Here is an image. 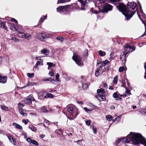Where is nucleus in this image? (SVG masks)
<instances>
[{"mask_svg":"<svg viewBox=\"0 0 146 146\" xmlns=\"http://www.w3.org/2000/svg\"><path fill=\"white\" fill-rule=\"evenodd\" d=\"M34 36L36 39L41 41L48 37L44 33H38L36 34Z\"/></svg>","mask_w":146,"mask_h":146,"instance_id":"obj_8","label":"nucleus"},{"mask_svg":"<svg viewBox=\"0 0 146 146\" xmlns=\"http://www.w3.org/2000/svg\"><path fill=\"white\" fill-rule=\"evenodd\" d=\"M112 117L110 115H108L106 116V119L109 121H111L112 119Z\"/></svg>","mask_w":146,"mask_h":146,"instance_id":"obj_31","label":"nucleus"},{"mask_svg":"<svg viewBox=\"0 0 146 146\" xmlns=\"http://www.w3.org/2000/svg\"><path fill=\"white\" fill-rule=\"evenodd\" d=\"M67 111L68 115L71 117H69L67 116V118L70 120L74 119L78 114V109L75 106L73 105L68 106Z\"/></svg>","mask_w":146,"mask_h":146,"instance_id":"obj_3","label":"nucleus"},{"mask_svg":"<svg viewBox=\"0 0 146 146\" xmlns=\"http://www.w3.org/2000/svg\"><path fill=\"white\" fill-rule=\"evenodd\" d=\"M8 25L10 27V29L12 31H18V30H17V29H16L13 24L9 23H8Z\"/></svg>","mask_w":146,"mask_h":146,"instance_id":"obj_19","label":"nucleus"},{"mask_svg":"<svg viewBox=\"0 0 146 146\" xmlns=\"http://www.w3.org/2000/svg\"><path fill=\"white\" fill-rule=\"evenodd\" d=\"M44 122L46 123H49V121L46 119H45L44 120Z\"/></svg>","mask_w":146,"mask_h":146,"instance_id":"obj_61","label":"nucleus"},{"mask_svg":"<svg viewBox=\"0 0 146 146\" xmlns=\"http://www.w3.org/2000/svg\"><path fill=\"white\" fill-rule=\"evenodd\" d=\"M50 52L49 50L44 48L41 51V53L47 56L49 54Z\"/></svg>","mask_w":146,"mask_h":146,"instance_id":"obj_15","label":"nucleus"},{"mask_svg":"<svg viewBox=\"0 0 146 146\" xmlns=\"http://www.w3.org/2000/svg\"><path fill=\"white\" fill-rule=\"evenodd\" d=\"M82 140H83V139H81V140H78V141H74V142H75V143H79V142H81V141H82Z\"/></svg>","mask_w":146,"mask_h":146,"instance_id":"obj_59","label":"nucleus"},{"mask_svg":"<svg viewBox=\"0 0 146 146\" xmlns=\"http://www.w3.org/2000/svg\"><path fill=\"white\" fill-rule=\"evenodd\" d=\"M145 75L144 76V77L146 79V65L145 66Z\"/></svg>","mask_w":146,"mask_h":146,"instance_id":"obj_64","label":"nucleus"},{"mask_svg":"<svg viewBox=\"0 0 146 146\" xmlns=\"http://www.w3.org/2000/svg\"><path fill=\"white\" fill-rule=\"evenodd\" d=\"M109 62V61L107 60H106L105 61L102 62H101L100 64L102 66L104 65L107 64Z\"/></svg>","mask_w":146,"mask_h":146,"instance_id":"obj_35","label":"nucleus"},{"mask_svg":"<svg viewBox=\"0 0 146 146\" xmlns=\"http://www.w3.org/2000/svg\"><path fill=\"white\" fill-rule=\"evenodd\" d=\"M6 135L9 141L11 142H12L14 145H15V141L13 136H11L10 134H7Z\"/></svg>","mask_w":146,"mask_h":146,"instance_id":"obj_12","label":"nucleus"},{"mask_svg":"<svg viewBox=\"0 0 146 146\" xmlns=\"http://www.w3.org/2000/svg\"><path fill=\"white\" fill-rule=\"evenodd\" d=\"M126 93L127 94H128V95H129V94H131V93H130V92L128 90H127L126 91Z\"/></svg>","mask_w":146,"mask_h":146,"instance_id":"obj_62","label":"nucleus"},{"mask_svg":"<svg viewBox=\"0 0 146 146\" xmlns=\"http://www.w3.org/2000/svg\"><path fill=\"white\" fill-rule=\"evenodd\" d=\"M27 141L28 142H31L35 146H37L38 144V143L32 139L30 138H28L27 139Z\"/></svg>","mask_w":146,"mask_h":146,"instance_id":"obj_13","label":"nucleus"},{"mask_svg":"<svg viewBox=\"0 0 146 146\" xmlns=\"http://www.w3.org/2000/svg\"><path fill=\"white\" fill-rule=\"evenodd\" d=\"M29 128L32 131L36 132L37 131V129L34 126L32 125H30L29 126Z\"/></svg>","mask_w":146,"mask_h":146,"instance_id":"obj_22","label":"nucleus"},{"mask_svg":"<svg viewBox=\"0 0 146 146\" xmlns=\"http://www.w3.org/2000/svg\"><path fill=\"white\" fill-rule=\"evenodd\" d=\"M104 66H100L99 68H98L96 70L95 75L98 76L102 74L104 71Z\"/></svg>","mask_w":146,"mask_h":146,"instance_id":"obj_10","label":"nucleus"},{"mask_svg":"<svg viewBox=\"0 0 146 146\" xmlns=\"http://www.w3.org/2000/svg\"><path fill=\"white\" fill-rule=\"evenodd\" d=\"M13 126H14L16 128L18 129H22V127L18 124L16 123H13Z\"/></svg>","mask_w":146,"mask_h":146,"instance_id":"obj_20","label":"nucleus"},{"mask_svg":"<svg viewBox=\"0 0 146 146\" xmlns=\"http://www.w3.org/2000/svg\"><path fill=\"white\" fill-rule=\"evenodd\" d=\"M32 101L33 102L35 101V102H36V101L32 95V97H31V101L32 102Z\"/></svg>","mask_w":146,"mask_h":146,"instance_id":"obj_53","label":"nucleus"},{"mask_svg":"<svg viewBox=\"0 0 146 146\" xmlns=\"http://www.w3.org/2000/svg\"><path fill=\"white\" fill-rule=\"evenodd\" d=\"M51 79V78H49L47 79H45L44 80H42L44 81H49Z\"/></svg>","mask_w":146,"mask_h":146,"instance_id":"obj_57","label":"nucleus"},{"mask_svg":"<svg viewBox=\"0 0 146 146\" xmlns=\"http://www.w3.org/2000/svg\"><path fill=\"white\" fill-rule=\"evenodd\" d=\"M28 121L29 120L27 119L26 120L25 119H23L22 120V122L24 123L25 125L27 124V123Z\"/></svg>","mask_w":146,"mask_h":146,"instance_id":"obj_49","label":"nucleus"},{"mask_svg":"<svg viewBox=\"0 0 146 146\" xmlns=\"http://www.w3.org/2000/svg\"><path fill=\"white\" fill-rule=\"evenodd\" d=\"M103 86H104V87L107 88H108V85L105 82H104L103 83Z\"/></svg>","mask_w":146,"mask_h":146,"instance_id":"obj_51","label":"nucleus"},{"mask_svg":"<svg viewBox=\"0 0 146 146\" xmlns=\"http://www.w3.org/2000/svg\"><path fill=\"white\" fill-rule=\"evenodd\" d=\"M117 76H116L115 77L113 80V82L115 84H117Z\"/></svg>","mask_w":146,"mask_h":146,"instance_id":"obj_38","label":"nucleus"},{"mask_svg":"<svg viewBox=\"0 0 146 146\" xmlns=\"http://www.w3.org/2000/svg\"><path fill=\"white\" fill-rule=\"evenodd\" d=\"M7 78L6 76H0V83L4 84L6 83Z\"/></svg>","mask_w":146,"mask_h":146,"instance_id":"obj_14","label":"nucleus"},{"mask_svg":"<svg viewBox=\"0 0 146 146\" xmlns=\"http://www.w3.org/2000/svg\"><path fill=\"white\" fill-rule=\"evenodd\" d=\"M13 41L15 42H18L19 41V40L15 37H13L11 39Z\"/></svg>","mask_w":146,"mask_h":146,"instance_id":"obj_46","label":"nucleus"},{"mask_svg":"<svg viewBox=\"0 0 146 146\" xmlns=\"http://www.w3.org/2000/svg\"><path fill=\"white\" fill-rule=\"evenodd\" d=\"M41 111L43 112H46L47 111V110L46 108L42 107L41 108Z\"/></svg>","mask_w":146,"mask_h":146,"instance_id":"obj_43","label":"nucleus"},{"mask_svg":"<svg viewBox=\"0 0 146 146\" xmlns=\"http://www.w3.org/2000/svg\"><path fill=\"white\" fill-rule=\"evenodd\" d=\"M42 56H36L35 58V59L36 60H39L41 61H43V60L41 59V57Z\"/></svg>","mask_w":146,"mask_h":146,"instance_id":"obj_40","label":"nucleus"},{"mask_svg":"<svg viewBox=\"0 0 146 146\" xmlns=\"http://www.w3.org/2000/svg\"><path fill=\"white\" fill-rule=\"evenodd\" d=\"M69 0H59L58 1V3H64L66 2L67 1H68Z\"/></svg>","mask_w":146,"mask_h":146,"instance_id":"obj_47","label":"nucleus"},{"mask_svg":"<svg viewBox=\"0 0 146 146\" xmlns=\"http://www.w3.org/2000/svg\"><path fill=\"white\" fill-rule=\"evenodd\" d=\"M98 95L96 96V98L100 102L103 101L105 99V93L103 88L98 89L97 90Z\"/></svg>","mask_w":146,"mask_h":146,"instance_id":"obj_4","label":"nucleus"},{"mask_svg":"<svg viewBox=\"0 0 146 146\" xmlns=\"http://www.w3.org/2000/svg\"><path fill=\"white\" fill-rule=\"evenodd\" d=\"M57 40H59L61 42H62L63 40V38L62 37L58 36L56 38Z\"/></svg>","mask_w":146,"mask_h":146,"instance_id":"obj_44","label":"nucleus"},{"mask_svg":"<svg viewBox=\"0 0 146 146\" xmlns=\"http://www.w3.org/2000/svg\"><path fill=\"white\" fill-rule=\"evenodd\" d=\"M59 75L58 73H57L56 74V80L57 81H59L60 80L59 78Z\"/></svg>","mask_w":146,"mask_h":146,"instance_id":"obj_41","label":"nucleus"},{"mask_svg":"<svg viewBox=\"0 0 146 146\" xmlns=\"http://www.w3.org/2000/svg\"><path fill=\"white\" fill-rule=\"evenodd\" d=\"M19 32V33L18 34V36L22 38H24L25 37V33L21 32H19Z\"/></svg>","mask_w":146,"mask_h":146,"instance_id":"obj_26","label":"nucleus"},{"mask_svg":"<svg viewBox=\"0 0 146 146\" xmlns=\"http://www.w3.org/2000/svg\"><path fill=\"white\" fill-rule=\"evenodd\" d=\"M126 93L127 94H128V95H129V94H131V93H130V92L128 90H127L126 91Z\"/></svg>","mask_w":146,"mask_h":146,"instance_id":"obj_63","label":"nucleus"},{"mask_svg":"<svg viewBox=\"0 0 146 146\" xmlns=\"http://www.w3.org/2000/svg\"><path fill=\"white\" fill-rule=\"evenodd\" d=\"M24 38L27 40H29L31 38V34L29 33H25Z\"/></svg>","mask_w":146,"mask_h":146,"instance_id":"obj_23","label":"nucleus"},{"mask_svg":"<svg viewBox=\"0 0 146 146\" xmlns=\"http://www.w3.org/2000/svg\"><path fill=\"white\" fill-rule=\"evenodd\" d=\"M47 64L48 65V69H49V68L51 67H53L55 66V65L52 62H47Z\"/></svg>","mask_w":146,"mask_h":146,"instance_id":"obj_27","label":"nucleus"},{"mask_svg":"<svg viewBox=\"0 0 146 146\" xmlns=\"http://www.w3.org/2000/svg\"><path fill=\"white\" fill-rule=\"evenodd\" d=\"M19 113L23 116H26L27 115V114L26 113H24V110L21 108H20L19 109Z\"/></svg>","mask_w":146,"mask_h":146,"instance_id":"obj_21","label":"nucleus"},{"mask_svg":"<svg viewBox=\"0 0 146 146\" xmlns=\"http://www.w3.org/2000/svg\"><path fill=\"white\" fill-rule=\"evenodd\" d=\"M11 21H14L16 23H17V21L15 19L13 18H12L11 19Z\"/></svg>","mask_w":146,"mask_h":146,"instance_id":"obj_55","label":"nucleus"},{"mask_svg":"<svg viewBox=\"0 0 146 146\" xmlns=\"http://www.w3.org/2000/svg\"><path fill=\"white\" fill-rule=\"evenodd\" d=\"M54 96L53 95L50 93H48L46 94V95L44 96V98H52Z\"/></svg>","mask_w":146,"mask_h":146,"instance_id":"obj_28","label":"nucleus"},{"mask_svg":"<svg viewBox=\"0 0 146 146\" xmlns=\"http://www.w3.org/2000/svg\"><path fill=\"white\" fill-rule=\"evenodd\" d=\"M45 92L44 91H42L38 93V98L40 99H42L44 98V96L45 94Z\"/></svg>","mask_w":146,"mask_h":146,"instance_id":"obj_16","label":"nucleus"},{"mask_svg":"<svg viewBox=\"0 0 146 146\" xmlns=\"http://www.w3.org/2000/svg\"><path fill=\"white\" fill-rule=\"evenodd\" d=\"M34 73H31V74L30 73H28L27 74V76L30 78H32L34 76Z\"/></svg>","mask_w":146,"mask_h":146,"instance_id":"obj_39","label":"nucleus"},{"mask_svg":"<svg viewBox=\"0 0 146 146\" xmlns=\"http://www.w3.org/2000/svg\"><path fill=\"white\" fill-rule=\"evenodd\" d=\"M90 11L93 13L97 14L99 13L98 11H97L95 10H94L92 8L91 9Z\"/></svg>","mask_w":146,"mask_h":146,"instance_id":"obj_42","label":"nucleus"},{"mask_svg":"<svg viewBox=\"0 0 146 146\" xmlns=\"http://www.w3.org/2000/svg\"><path fill=\"white\" fill-rule=\"evenodd\" d=\"M54 74V71L53 69L51 71H50L49 73L48 74L50 76H53Z\"/></svg>","mask_w":146,"mask_h":146,"instance_id":"obj_36","label":"nucleus"},{"mask_svg":"<svg viewBox=\"0 0 146 146\" xmlns=\"http://www.w3.org/2000/svg\"><path fill=\"white\" fill-rule=\"evenodd\" d=\"M84 110L86 112L91 111L92 110H91L90 109H88L87 108H86V107L84 108Z\"/></svg>","mask_w":146,"mask_h":146,"instance_id":"obj_48","label":"nucleus"},{"mask_svg":"<svg viewBox=\"0 0 146 146\" xmlns=\"http://www.w3.org/2000/svg\"><path fill=\"white\" fill-rule=\"evenodd\" d=\"M113 96L115 98H117L116 100H117L118 99H120L121 98L118 97V95L117 92L114 93L113 95Z\"/></svg>","mask_w":146,"mask_h":146,"instance_id":"obj_32","label":"nucleus"},{"mask_svg":"<svg viewBox=\"0 0 146 146\" xmlns=\"http://www.w3.org/2000/svg\"><path fill=\"white\" fill-rule=\"evenodd\" d=\"M88 86V84H85L83 85L82 88L84 89H86Z\"/></svg>","mask_w":146,"mask_h":146,"instance_id":"obj_45","label":"nucleus"},{"mask_svg":"<svg viewBox=\"0 0 146 146\" xmlns=\"http://www.w3.org/2000/svg\"><path fill=\"white\" fill-rule=\"evenodd\" d=\"M88 50H86L84 52V56H87L88 55Z\"/></svg>","mask_w":146,"mask_h":146,"instance_id":"obj_52","label":"nucleus"},{"mask_svg":"<svg viewBox=\"0 0 146 146\" xmlns=\"http://www.w3.org/2000/svg\"><path fill=\"white\" fill-rule=\"evenodd\" d=\"M136 6V4L134 2H129L127 4L128 9L126 8L125 5L123 3H120L119 5L117 6L119 10L125 16L127 20L131 18L135 13V12L131 11L129 9L134 10Z\"/></svg>","mask_w":146,"mask_h":146,"instance_id":"obj_2","label":"nucleus"},{"mask_svg":"<svg viewBox=\"0 0 146 146\" xmlns=\"http://www.w3.org/2000/svg\"><path fill=\"white\" fill-rule=\"evenodd\" d=\"M113 7L109 4H106L104 6L102 11L103 12L107 13L108 11H111Z\"/></svg>","mask_w":146,"mask_h":146,"instance_id":"obj_9","label":"nucleus"},{"mask_svg":"<svg viewBox=\"0 0 146 146\" xmlns=\"http://www.w3.org/2000/svg\"><path fill=\"white\" fill-rule=\"evenodd\" d=\"M83 6H85L86 4L92 0H78Z\"/></svg>","mask_w":146,"mask_h":146,"instance_id":"obj_18","label":"nucleus"},{"mask_svg":"<svg viewBox=\"0 0 146 146\" xmlns=\"http://www.w3.org/2000/svg\"><path fill=\"white\" fill-rule=\"evenodd\" d=\"M1 109L4 111H8V108L5 106L1 105Z\"/></svg>","mask_w":146,"mask_h":146,"instance_id":"obj_29","label":"nucleus"},{"mask_svg":"<svg viewBox=\"0 0 146 146\" xmlns=\"http://www.w3.org/2000/svg\"><path fill=\"white\" fill-rule=\"evenodd\" d=\"M92 129L94 134H96V133L97 129L96 127L94 125H92Z\"/></svg>","mask_w":146,"mask_h":146,"instance_id":"obj_33","label":"nucleus"},{"mask_svg":"<svg viewBox=\"0 0 146 146\" xmlns=\"http://www.w3.org/2000/svg\"><path fill=\"white\" fill-rule=\"evenodd\" d=\"M121 115H119L113 121V122H114L115 121H116L117 122H119L121 119Z\"/></svg>","mask_w":146,"mask_h":146,"instance_id":"obj_30","label":"nucleus"},{"mask_svg":"<svg viewBox=\"0 0 146 146\" xmlns=\"http://www.w3.org/2000/svg\"><path fill=\"white\" fill-rule=\"evenodd\" d=\"M43 61H37L36 62L35 66H34V67L36 68L37 66L38 65L42 66L43 65Z\"/></svg>","mask_w":146,"mask_h":146,"instance_id":"obj_24","label":"nucleus"},{"mask_svg":"<svg viewBox=\"0 0 146 146\" xmlns=\"http://www.w3.org/2000/svg\"><path fill=\"white\" fill-rule=\"evenodd\" d=\"M107 0H100V2L101 3H104Z\"/></svg>","mask_w":146,"mask_h":146,"instance_id":"obj_60","label":"nucleus"},{"mask_svg":"<svg viewBox=\"0 0 146 146\" xmlns=\"http://www.w3.org/2000/svg\"><path fill=\"white\" fill-rule=\"evenodd\" d=\"M44 18V19H45L46 18V15L42 16L40 19L39 20V22L42 23L44 21V20L43 19Z\"/></svg>","mask_w":146,"mask_h":146,"instance_id":"obj_34","label":"nucleus"},{"mask_svg":"<svg viewBox=\"0 0 146 146\" xmlns=\"http://www.w3.org/2000/svg\"><path fill=\"white\" fill-rule=\"evenodd\" d=\"M86 122V125H89L91 123V121L90 120H86L85 121Z\"/></svg>","mask_w":146,"mask_h":146,"instance_id":"obj_50","label":"nucleus"},{"mask_svg":"<svg viewBox=\"0 0 146 146\" xmlns=\"http://www.w3.org/2000/svg\"><path fill=\"white\" fill-rule=\"evenodd\" d=\"M121 141L126 143H133L135 144L141 143L146 146V140L138 133L131 132L126 138L123 137L118 139L117 143H119Z\"/></svg>","mask_w":146,"mask_h":146,"instance_id":"obj_1","label":"nucleus"},{"mask_svg":"<svg viewBox=\"0 0 146 146\" xmlns=\"http://www.w3.org/2000/svg\"><path fill=\"white\" fill-rule=\"evenodd\" d=\"M70 7L71 5H70L60 6L57 8V11L58 12L60 13L68 12L70 11Z\"/></svg>","mask_w":146,"mask_h":146,"instance_id":"obj_6","label":"nucleus"},{"mask_svg":"<svg viewBox=\"0 0 146 146\" xmlns=\"http://www.w3.org/2000/svg\"><path fill=\"white\" fill-rule=\"evenodd\" d=\"M121 0H111L112 2H117L120 1Z\"/></svg>","mask_w":146,"mask_h":146,"instance_id":"obj_58","label":"nucleus"},{"mask_svg":"<svg viewBox=\"0 0 146 146\" xmlns=\"http://www.w3.org/2000/svg\"><path fill=\"white\" fill-rule=\"evenodd\" d=\"M125 67L124 66H122L120 67L119 69V72H122L123 70H125Z\"/></svg>","mask_w":146,"mask_h":146,"instance_id":"obj_37","label":"nucleus"},{"mask_svg":"<svg viewBox=\"0 0 146 146\" xmlns=\"http://www.w3.org/2000/svg\"><path fill=\"white\" fill-rule=\"evenodd\" d=\"M129 46L130 48V49H132L133 50H134L135 49V46H131L130 45H129Z\"/></svg>","mask_w":146,"mask_h":146,"instance_id":"obj_56","label":"nucleus"},{"mask_svg":"<svg viewBox=\"0 0 146 146\" xmlns=\"http://www.w3.org/2000/svg\"><path fill=\"white\" fill-rule=\"evenodd\" d=\"M31 97L32 95H30L29 96L27 97L26 99L23 101V102L26 104L30 105L31 104Z\"/></svg>","mask_w":146,"mask_h":146,"instance_id":"obj_11","label":"nucleus"},{"mask_svg":"<svg viewBox=\"0 0 146 146\" xmlns=\"http://www.w3.org/2000/svg\"><path fill=\"white\" fill-rule=\"evenodd\" d=\"M106 53L104 51L100 50L98 51V54L100 56H104L106 55Z\"/></svg>","mask_w":146,"mask_h":146,"instance_id":"obj_25","label":"nucleus"},{"mask_svg":"<svg viewBox=\"0 0 146 146\" xmlns=\"http://www.w3.org/2000/svg\"><path fill=\"white\" fill-rule=\"evenodd\" d=\"M72 58L76 64L78 66L81 67L83 65V62L82 61L81 58L77 54L74 53Z\"/></svg>","mask_w":146,"mask_h":146,"instance_id":"obj_5","label":"nucleus"},{"mask_svg":"<svg viewBox=\"0 0 146 146\" xmlns=\"http://www.w3.org/2000/svg\"><path fill=\"white\" fill-rule=\"evenodd\" d=\"M8 23L7 22H3L0 23V27L1 28L4 29L5 30L8 31V29L7 26H6V23Z\"/></svg>","mask_w":146,"mask_h":146,"instance_id":"obj_17","label":"nucleus"},{"mask_svg":"<svg viewBox=\"0 0 146 146\" xmlns=\"http://www.w3.org/2000/svg\"><path fill=\"white\" fill-rule=\"evenodd\" d=\"M20 108H21V107H22L24 106V105L23 104H21L20 103H19L18 104Z\"/></svg>","mask_w":146,"mask_h":146,"instance_id":"obj_54","label":"nucleus"},{"mask_svg":"<svg viewBox=\"0 0 146 146\" xmlns=\"http://www.w3.org/2000/svg\"><path fill=\"white\" fill-rule=\"evenodd\" d=\"M124 51L123 52V54L121 55L120 56L121 60H124L126 57V54H127L130 50V48L129 44H126L124 46Z\"/></svg>","mask_w":146,"mask_h":146,"instance_id":"obj_7","label":"nucleus"}]
</instances>
